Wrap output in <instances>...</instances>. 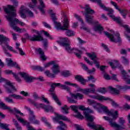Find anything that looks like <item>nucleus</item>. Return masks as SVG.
<instances>
[{"label":"nucleus","mask_w":130,"mask_h":130,"mask_svg":"<svg viewBox=\"0 0 130 130\" xmlns=\"http://www.w3.org/2000/svg\"><path fill=\"white\" fill-rule=\"evenodd\" d=\"M13 6H11L10 5H7V7L6 6H3V9L4 12L8 16H6L8 21L9 22V26L15 30L16 32H20V33L22 31H26L25 28H20L16 25V23H18L21 26H25V23L22 21H19V19L16 18L17 17V14H16V9L15 8L18 7V2L16 1H13Z\"/></svg>","instance_id":"1"},{"label":"nucleus","mask_w":130,"mask_h":130,"mask_svg":"<svg viewBox=\"0 0 130 130\" xmlns=\"http://www.w3.org/2000/svg\"><path fill=\"white\" fill-rule=\"evenodd\" d=\"M57 43L61 45V46H64L65 49L69 53H72L73 50H76L78 52L80 53V54H83V51L87 52V49L83 46L80 47L81 50H78V49H74V48H71V41L68 38H62L61 41H57Z\"/></svg>","instance_id":"2"},{"label":"nucleus","mask_w":130,"mask_h":130,"mask_svg":"<svg viewBox=\"0 0 130 130\" xmlns=\"http://www.w3.org/2000/svg\"><path fill=\"white\" fill-rule=\"evenodd\" d=\"M100 108L101 109H103V111H104L105 113H107L108 115L112 116V119L107 116L103 117V118H104L105 120L109 121L110 125H112L113 126H117V124H116V123L114 122V120H115L118 116V112L117 111H116L115 113H113V112L109 111V110L107 109V107H105V106H104L102 104H101Z\"/></svg>","instance_id":"3"},{"label":"nucleus","mask_w":130,"mask_h":130,"mask_svg":"<svg viewBox=\"0 0 130 130\" xmlns=\"http://www.w3.org/2000/svg\"><path fill=\"white\" fill-rule=\"evenodd\" d=\"M85 12L82 11L83 16L85 17L86 21L88 23V24H93V19L94 17L90 15H92V14H95V11L93 10L89 5H85Z\"/></svg>","instance_id":"4"},{"label":"nucleus","mask_w":130,"mask_h":130,"mask_svg":"<svg viewBox=\"0 0 130 130\" xmlns=\"http://www.w3.org/2000/svg\"><path fill=\"white\" fill-rule=\"evenodd\" d=\"M87 55L90 58L91 60H93V62L92 61H90L88 59V58L85 57L84 60L90 66H93V64L94 63L96 67L98 69H99L100 68V62L98 61V57H97V55L95 53H86Z\"/></svg>","instance_id":"5"},{"label":"nucleus","mask_w":130,"mask_h":130,"mask_svg":"<svg viewBox=\"0 0 130 130\" xmlns=\"http://www.w3.org/2000/svg\"><path fill=\"white\" fill-rule=\"evenodd\" d=\"M27 101L30 104L33 105V106L36 107V108H43V109H45L46 112H48L49 111H51V112H53V109L52 108V107L50 106H46L43 104H39L31 99H28Z\"/></svg>","instance_id":"6"},{"label":"nucleus","mask_w":130,"mask_h":130,"mask_svg":"<svg viewBox=\"0 0 130 130\" xmlns=\"http://www.w3.org/2000/svg\"><path fill=\"white\" fill-rule=\"evenodd\" d=\"M113 20L115 21L120 26L125 28V31H124V34L125 37L130 41V36L128 35V33L130 34V27L127 24H123V21L121 20L120 17H115V16L113 18Z\"/></svg>","instance_id":"7"},{"label":"nucleus","mask_w":130,"mask_h":130,"mask_svg":"<svg viewBox=\"0 0 130 130\" xmlns=\"http://www.w3.org/2000/svg\"><path fill=\"white\" fill-rule=\"evenodd\" d=\"M61 86V84L60 83H53L51 84L50 87L51 88L49 90V92H50V95L51 96L52 98H53V100L55 101V102L58 104V105H61V103L60 102L59 100H58V98H57V95H56V94L55 93H53L54 92V90H55V87H60Z\"/></svg>","instance_id":"8"},{"label":"nucleus","mask_w":130,"mask_h":130,"mask_svg":"<svg viewBox=\"0 0 130 130\" xmlns=\"http://www.w3.org/2000/svg\"><path fill=\"white\" fill-rule=\"evenodd\" d=\"M9 41H10V39H9V38L4 36L3 35H0V45L3 46V44L5 43V46L9 50L12 51V52H14V53H18L17 51L14 50L13 47L9 45V44H8V42Z\"/></svg>","instance_id":"9"},{"label":"nucleus","mask_w":130,"mask_h":130,"mask_svg":"<svg viewBox=\"0 0 130 130\" xmlns=\"http://www.w3.org/2000/svg\"><path fill=\"white\" fill-rule=\"evenodd\" d=\"M104 34L110 39V41L114 42V43H119V44H121V38H120V35L119 33H117L115 35L117 37V39L114 38L113 35L109 34L107 31H104Z\"/></svg>","instance_id":"10"},{"label":"nucleus","mask_w":130,"mask_h":130,"mask_svg":"<svg viewBox=\"0 0 130 130\" xmlns=\"http://www.w3.org/2000/svg\"><path fill=\"white\" fill-rule=\"evenodd\" d=\"M91 1V2H93V3H96L98 4V5H100L101 8L104 10L105 11H107L108 12V15L112 19H113L115 16L113 15V13H114V11L112 10V9L107 8L105 7V6L102 3L101 0H90Z\"/></svg>","instance_id":"11"},{"label":"nucleus","mask_w":130,"mask_h":130,"mask_svg":"<svg viewBox=\"0 0 130 130\" xmlns=\"http://www.w3.org/2000/svg\"><path fill=\"white\" fill-rule=\"evenodd\" d=\"M26 12V13L29 16V17H31V18H33L34 17V14L31 10H29L28 9H25V7L24 6H21L20 7V9L19 11V14L21 17V18H23V19H25L27 16H26V15L25 13H24V12Z\"/></svg>","instance_id":"12"},{"label":"nucleus","mask_w":130,"mask_h":130,"mask_svg":"<svg viewBox=\"0 0 130 130\" xmlns=\"http://www.w3.org/2000/svg\"><path fill=\"white\" fill-rule=\"evenodd\" d=\"M70 95L71 98H69L67 96V99L68 100V102L69 103H74L75 104H77V99L79 98L80 100H82L83 98H84V95L80 93H77L76 94L73 93H70ZM73 98H74V100Z\"/></svg>","instance_id":"13"},{"label":"nucleus","mask_w":130,"mask_h":130,"mask_svg":"<svg viewBox=\"0 0 130 130\" xmlns=\"http://www.w3.org/2000/svg\"><path fill=\"white\" fill-rule=\"evenodd\" d=\"M11 97H13V98H15V99H20L21 100H23L24 99V98H23V97L21 96L20 95L13 94L10 95L9 96L5 97V101L8 102V103H14V101L13 99H11Z\"/></svg>","instance_id":"14"},{"label":"nucleus","mask_w":130,"mask_h":130,"mask_svg":"<svg viewBox=\"0 0 130 130\" xmlns=\"http://www.w3.org/2000/svg\"><path fill=\"white\" fill-rule=\"evenodd\" d=\"M21 77L24 79L26 83H32L33 82V78L30 76L28 73L25 72H20L18 73Z\"/></svg>","instance_id":"15"},{"label":"nucleus","mask_w":130,"mask_h":130,"mask_svg":"<svg viewBox=\"0 0 130 130\" xmlns=\"http://www.w3.org/2000/svg\"><path fill=\"white\" fill-rule=\"evenodd\" d=\"M54 24L57 30H61L62 31H64V30H67V28L69 27L64 22H63V25L62 26L60 22H58L56 21L54 22Z\"/></svg>","instance_id":"16"},{"label":"nucleus","mask_w":130,"mask_h":130,"mask_svg":"<svg viewBox=\"0 0 130 130\" xmlns=\"http://www.w3.org/2000/svg\"><path fill=\"white\" fill-rule=\"evenodd\" d=\"M6 84L7 86H5V88L7 90L8 93H13V91H14L15 92L17 91V88H16V87L14 86V85L12 82H11V81H7ZM9 87L11 88L13 90H11V89H10V87Z\"/></svg>","instance_id":"17"},{"label":"nucleus","mask_w":130,"mask_h":130,"mask_svg":"<svg viewBox=\"0 0 130 130\" xmlns=\"http://www.w3.org/2000/svg\"><path fill=\"white\" fill-rule=\"evenodd\" d=\"M88 126L91 127L94 130H104V128L101 125H95L94 122H89L87 123Z\"/></svg>","instance_id":"18"},{"label":"nucleus","mask_w":130,"mask_h":130,"mask_svg":"<svg viewBox=\"0 0 130 130\" xmlns=\"http://www.w3.org/2000/svg\"><path fill=\"white\" fill-rule=\"evenodd\" d=\"M6 60L8 67H15V68L18 69V70H20V67L19 65H18L16 62H14L12 60L11 58H7Z\"/></svg>","instance_id":"19"},{"label":"nucleus","mask_w":130,"mask_h":130,"mask_svg":"<svg viewBox=\"0 0 130 130\" xmlns=\"http://www.w3.org/2000/svg\"><path fill=\"white\" fill-rule=\"evenodd\" d=\"M89 96L90 97V98H92V99H96L99 101L110 100L109 98H106L104 96H103L102 95H99V94H98L96 95H89Z\"/></svg>","instance_id":"20"},{"label":"nucleus","mask_w":130,"mask_h":130,"mask_svg":"<svg viewBox=\"0 0 130 130\" xmlns=\"http://www.w3.org/2000/svg\"><path fill=\"white\" fill-rule=\"evenodd\" d=\"M70 108H71V109H72V110L73 111H74V112H75V113H77V115H75L76 117H77L78 118H80V119H83V118H84V116L81 114V113L80 112H79V111H78V106H70Z\"/></svg>","instance_id":"21"},{"label":"nucleus","mask_w":130,"mask_h":130,"mask_svg":"<svg viewBox=\"0 0 130 130\" xmlns=\"http://www.w3.org/2000/svg\"><path fill=\"white\" fill-rule=\"evenodd\" d=\"M0 108L4 109V110H8L10 113H14V111L10 107H8L6 104L2 102V100L0 99Z\"/></svg>","instance_id":"22"},{"label":"nucleus","mask_w":130,"mask_h":130,"mask_svg":"<svg viewBox=\"0 0 130 130\" xmlns=\"http://www.w3.org/2000/svg\"><path fill=\"white\" fill-rule=\"evenodd\" d=\"M84 115L86 118V119L88 121H90V122H93L94 119H95V117L92 115H91L87 112L84 111L83 112Z\"/></svg>","instance_id":"23"},{"label":"nucleus","mask_w":130,"mask_h":130,"mask_svg":"<svg viewBox=\"0 0 130 130\" xmlns=\"http://www.w3.org/2000/svg\"><path fill=\"white\" fill-rule=\"evenodd\" d=\"M39 2H40L41 7H39L38 9L42 15H45V10H44L45 5H44V2H43V0H39Z\"/></svg>","instance_id":"24"},{"label":"nucleus","mask_w":130,"mask_h":130,"mask_svg":"<svg viewBox=\"0 0 130 130\" xmlns=\"http://www.w3.org/2000/svg\"><path fill=\"white\" fill-rule=\"evenodd\" d=\"M37 52L38 54L40 55V58H41L42 60H46L47 59L46 56L45 54H44V51L42 50V49L41 48L37 49Z\"/></svg>","instance_id":"25"},{"label":"nucleus","mask_w":130,"mask_h":130,"mask_svg":"<svg viewBox=\"0 0 130 130\" xmlns=\"http://www.w3.org/2000/svg\"><path fill=\"white\" fill-rule=\"evenodd\" d=\"M54 64L52 68V73H53L55 76V75H57L58 73H59L60 71H59V66L57 64Z\"/></svg>","instance_id":"26"},{"label":"nucleus","mask_w":130,"mask_h":130,"mask_svg":"<svg viewBox=\"0 0 130 130\" xmlns=\"http://www.w3.org/2000/svg\"><path fill=\"white\" fill-rule=\"evenodd\" d=\"M94 24H95L94 28V31H99V32L103 31V27L100 24V23H99V22L96 21L94 22Z\"/></svg>","instance_id":"27"},{"label":"nucleus","mask_w":130,"mask_h":130,"mask_svg":"<svg viewBox=\"0 0 130 130\" xmlns=\"http://www.w3.org/2000/svg\"><path fill=\"white\" fill-rule=\"evenodd\" d=\"M121 73L124 81L127 83V84H130L129 76L127 75V73H126L125 72V71L124 70H122L121 71Z\"/></svg>","instance_id":"28"},{"label":"nucleus","mask_w":130,"mask_h":130,"mask_svg":"<svg viewBox=\"0 0 130 130\" xmlns=\"http://www.w3.org/2000/svg\"><path fill=\"white\" fill-rule=\"evenodd\" d=\"M5 74H6V75H10L12 74V75H13L14 78H15V79H16V81H18L19 82H21V79L19 78V77L18 76V75H17L16 74L13 73L12 70H5Z\"/></svg>","instance_id":"29"},{"label":"nucleus","mask_w":130,"mask_h":130,"mask_svg":"<svg viewBox=\"0 0 130 130\" xmlns=\"http://www.w3.org/2000/svg\"><path fill=\"white\" fill-rule=\"evenodd\" d=\"M24 36L27 37L29 40H30V41H36V40H40L38 39H36V38H41V37L40 36H36V35H34L32 37H30L28 34H24Z\"/></svg>","instance_id":"30"},{"label":"nucleus","mask_w":130,"mask_h":130,"mask_svg":"<svg viewBox=\"0 0 130 130\" xmlns=\"http://www.w3.org/2000/svg\"><path fill=\"white\" fill-rule=\"evenodd\" d=\"M36 116L35 115H30L29 118V120L32 123H34V124H40V122L38 121V120L36 119Z\"/></svg>","instance_id":"31"},{"label":"nucleus","mask_w":130,"mask_h":130,"mask_svg":"<svg viewBox=\"0 0 130 130\" xmlns=\"http://www.w3.org/2000/svg\"><path fill=\"white\" fill-rule=\"evenodd\" d=\"M70 28V24H68V27L67 28V29H64V31H66V34L67 36H68L69 37H71L72 36H74L75 35V32H74L72 30L69 29Z\"/></svg>","instance_id":"32"},{"label":"nucleus","mask_w":130,"mask_h":130,"mask_svg":"<svg viewBox=\"0 0 130 130\" xmlns=\"http://www.w3.org/2000/svg\"><path fill=\"white\" fill-rule=\"evenodd\" d=\"M76 80L78 82H80L82 85H85V83H86V80L83 78V76L81 75H77L75 77Z\"/></svg>","instance_id":"33"},{"label":"nucleus","mask_w":130,"mask_h":130,"mask_svg":"<svg viewBox=\"0 0 130 130\" xmlns=\"http://www.w3.org/2000/svg\"><path fill=\"white\" fill-rule=\"evenodd\" d=\"M95 88H86L83 90V94L88 95L89 93H95Z\"/></svg>","instance_id":"34"},{"label":"nucleus","mask_w":130,"mask_h":130,"mask_svg":"<svg viewBox=\"0 0 130 130\" xmlns=\"http://www.w3.org/2000/svg\"><path fill=\"white\" fill-rule=\"evenodd\" d=\"M32 32H34V33H36L38 35H36V36H40L41 38H37L36 39H38L39 40H36V41H44V39H43V37H42V36L40 35V33H39V31L38 30H36L35 29H32Z\"/></svg>","instance_id":"35"},{"label":"nucleus","mask_w":130,"mask_h":130,"mask_svg":"<svg viewBox=\"0 0 130 130\" xmlns=\"http://www.w3.org/2000/svg\"><path fill=\"white\" fill-rule=\"evenodd\" d=\"M109 64L111 67L112 69H116L119 68V62L117 61H114V62H109Z\"/></svg>","instance_id":"36"},{"label":"nucleus","mask_w":130,"mask_h":130,"mask_svg":"<svg viewBox=\"0 0 130 130\" xmlns=\"http://www.w3.org/2000/svg\"><path fill=\"white\" fill-rule=\"evenodd\" d=\"M117 88L119 89V90H122V91H127V90L130 89V86L128 85H124L123 86L117 85Z\"/></svg>","instance_id":"37"},{"label":"nucleus","mask_w":130,"mask_h":130,"mask_svg":"<svg viewBox=\"0 0 130 130\" xmlns=\"http://www.w3.org/2000/svg\"><path fill=\"white\" fill-rule=\"evenodd\" d=\"M16 49L19 50V54H20V55H26V54L25 53V52H24L23 50H22V48H20V44L16 43Z\"/></svg>","instance_id":"38"},{"label":"nucleus","mask_w":130,"mask_h":130,"mask_svg":"<svg viewBox=\"0 0 130 130\" xmlns=\"http://www.w3.org/2000/svg\"><path fill=\"white\" fill-rule=\"evenodd\" d=\"M63 23H65L64 24L69 26V25H70V21L68 18V15H67L66 13H63Z\"/></svg>","instance_id":"39"},{"label":"nucleus","mask_w":130,"mask_h":130,"mask_svg":"<svg viewBox=\"0 0 130 130\" xmlns=\"http://www.w3.org/2000/svg\"><path fill=\"white\" fill-rule=\"evenodd\" d=\"M109 89L110 92H113L114 94H116V95H119V90L117 89V88H113L112 87H109Z\"/></svg>","instance_id":"40"},{"label":"nucleus","mask_w":130,"mask_h":130,"mask_svg":"<svg viewBox=\"0 0 130 130\" xmlns=\"http://www.w3.org/2000/svg\"><path fill=\"white\" fill-rule=\"evenodd\" d=\"M45 74L46 76L49 78H55V75L53 74L50 73V72L48 70L45 71Z\"/></svg>","instance_id":"41"},{"label":"nucleus","mask_w":130,"mask_h":130,"mask_svg":"<svg viewBox=\"0 0 130 130\" xmlns=\"http://www.w3.org/2000/svg\"><path fill=\"white\" fill-rule=\"evenodd\" d=\"M69 109H70V108H68V106L66 105L61 107L62 112L63 113H65V114H68L69 113Z\"/></svg>","instance_id":"42"},{"label":"nucleus","mask_w":130,"mask_h":130,"mask_svg":"<svg viewBox=\"0 0 130 130\" xmlns=\"http://www.w3.org/2000/svg\"><path fill=\"white\" fill-rule=\"evenodd\" d=\"M42 121H43V122L45 123L46 125L49 127V128H51V125L50 124V123H49V122H48V121H47V119H46V118L42 117Z\"/></svg>","instance_id":"43"},{"label":"nucleus","mask_w":130,"mask_h":130,"mask_svg":"<svg viewBox=\"0 0 130 130\" xmlns=\"http://www.w3.org/2000/svg\"><path fill=\"white\" fill-rule=\"evenodd\" d=\"M2 48L4 52V53L6 54L7 56H9V57H11L12 55L9 52H8V50H7V48H6V47H5V46L4 45H2Z\"/></svg>","instance_id":"44"},{"label":"nucleus","mask_w":130,"mask_h":130,"mask_svg":"<svg viewBox=\"0 0 130 130\" xmlns=\"http://www.w3.org/2000/svg\"><path fill=\"white\" fill-rule=\"evenodd\" d=\"M32 70L35 71H40V72H43L44 68L41 67L40 66H35L32 67Z\"/></svg>","instance_id":"45"},{"label":"nucleus","mask_w":130,"mask_h":130,"mask_svg":"<svg viewBox=\"0 0 130 130\" xmlns=\"http://www.w3.org/2000/svg\"><path fill=\"white\" fill-rule=\"evenodd\" d=\"M60 89H62V90H67L68 92H71L70 87L67 86L66 85L61 84Z\"/></svg>","instance_id":"46"},{"label":"nucleus","mask_w":130,"mask_h":130,"mask_svg":"<svg viewBox=\"0 0 130 130\" xmlns=\"http://www.w3.org/2000/svg\"><path fill=\"white\" fill-rule=\"evenodd\" d=\"M119 12L121 14L122 16H123L124 19H125V16H126L127 12H126V10H121L120 9V10H118Z\"/></svg>","instance_id":"47"},{"label":"nucleus","mask_w":130,"mask_h":130,"mask_svg":"<svg viewBox=\"0 0 130 130\" xmlns=\"http://www.w3.org/2000/svg\"><path fill=\"white\" fill-rule=\"evenodd\" d=\"M80 64L82 68V69L85 71L86 72H87L88 73V71H89V68H88V67L87 66V65L83 63H80Z\"/></svg>","instance_id":"48"},{"label":"nucleus","mask_w":130,"mask_h":130,"mask_svg":"<svg viewBox=\"0 0 130 130\" xmlns=\"http://www.w3.org/2000/svg\"><path fill=\"white\" fill-rule=\"evenodd\" d=\"M98 91L99 92V93H102V94H105L106 92H107V90H106V89L105 87L100 88L98 90Z\"/></svg>","instance_id":"49"},{"label":"nucleus","mask_w":130,"mask_h":130,"mask_svg":"<svg viewBox=\"0 0 130 130\" xmlns=\"http://www.w3.org/2000/svg\"><path fill=\"white\" fill-rule=\"evenodd\" d=\"M75 17L78 20V21H80L81 22V24H84V21H83V19L81 18V16L78 15L77 14H75L74 15Z\"/></svg>","instance_id":"50"},{"label":"nucleus","mask_w":130,"mask_h":130,"mask_svg":"<svg viewBox=\"0 0 130 130\" xmlns=\"http://www.w3.org/2000/svg\"><path fill=\"white\" fill-rule=\"evenodd\" d=\"M62 75L63 76V77H70L71 75V73L69 71H65L62 73Z\"/></svg>","instance_id":"51"},{"label":"nucleus","mask_w":130,"mask_h":130,"mask_svg":"<svg viewBox=\"0 0 130 130\" xmlns=\"http://www.w3.org/2000/svg\"><path fill=\"white\" fill-rule=\"evenodd\" d=\"M54 63H55V61H51V62L46 63L44 64V67L45 68H48L49 67H50V66H51V64H54Z\"/></svg>","instance_id":"52"},{"label":"nucleus","mask_w":130,"mask_h":130,"mask_svg":"<svg viewBox=\"0 0 130 130\" xmlns=\"http://www.w3.org/2000/svg\"><path fill=\"white\" fill-rule=\"evenodd\" d=\"M111 80H114V81H116L117 82H118V79H117V78H116V74H113L112 73L111 74Z\"/></svg>","instance_id":"53"},{"label":"nucleus","mask_w":130,"mask_h":130,"mask_svg":"<svg viewBox=\"0 0 130 130\" xmlns=\"http://www.w3.org/2000/svg\"><path fill=\"white\" fill-rule=\"evenodd\" d=\"M24 108L29 112L30 115H34V112H33V111L31 110V109L30 108H29L27 106H25Z\"/></svg>","instance_id":"54"},{"label":"nucleus","mask_w":130,"mask_h":130,"mask_svg":"<svg viewBox=\"0 0 130 130\" xmlns=\"http://www.w3.org/2000/svg\"><path fill=\"white\" fill-rule=\"evenodd\" d=\"M51 19L52 20L53 22H56L57 18H56V16L55 13H53L51 15Z\"/></svg>","instance_id":"55"},{"label":"nucleus","mask_w":130,"mask_h":130,"mask_svg":"<svg viewBox=\"0 0 130 130\" xmlns=\"http://www.w3.org/2000/svg\"><path fill=\"white\" fill-rule=\"evenodd\" d=\"M121 58L123 59V62L124 63V64H128V62H129V61L128 59H127L125 57L122 56Z\"/></svg>","instance_id":"56"},{"label":"nucleus","mask_w":130,"mask_h":130,"mask_svg":"<svg viewBox=\"0 0 130 130\" xmlns=\"http://www.w3.org/2000/svg\"><path fill=\"white\" fill-rule=\"evenodd\" d=\"M104 78L105 80H111V77L108 75V74L105 73H104Z\"/></svg>","instance_id":"57"},{"label":"nucleus","mask_w":130,"mask_h":130,"mask_svg":"<svg viewBox=\"0 0 130 130\" xmlns=\"http://www.w3.org/2000/svg\"><path fill=\"white\" fill-rule=\"evenodd\" d=\"M110 3L112 5V6H114V7H115L116 10H118V11H120V8H118V6H117V4H116V3L113 1H111Z\"/></svg>","instance_id":"58"},{"label":"nucleus","mask_w":130,"mask_h":130,"mask_svg":"<svg viewBox=\"0 0 130 130\" xmlns=\"http://www.w3.org/2000/svg\"><path fill=\"white\" fill-rule=\"evenodd\" d=\"M101 104H100V103H97V102L93 106V108H94V109H100V108H101Z\"/></svg>","instance_id":"59"},{"label":"nucleus","mask_w":130,"mask_h":130,"mask_svg":"<svg viewBox=\"0 0 130 130\" xmlns=\"http://www.w3.org/2000/svg\"><path fill=\"white\" fill-rule=\"evenodd\" d=\"M87 102L89 104V105H94V104H96V102L94 100L88 99L87 100Z\"/></svg>","instance_id":"60"},{"label":"nucleus","mask_w":130,"mask_h":130,"mask_svg":"<svg viewBox=\"0 0 130 130\" xmlns=\"http://www.w3.org/2000/svg\"><path fill=\"white\" fill-rule=\"evenodd\" d=\"M43 31L44 32V35L47 37H48L49 39H50L51 40H52V39H53V38H52V37H51V36H50V35L48 34L47 31Z\"/></svg>","instance_id":"61"},{"label":"nucleus","mask_w":130,"mask_h":130,"mask_svg":"<svg viewBox=\"0 0 130 130\" xmlns=\"http://www.w3.org/2000/svg\"><path fill=\"white\" fill-rule=\"evenodd\" d=\"M120 53L122 55H127V53H126V50L125 49L122 48L120 50Z\"/></svg>","instance_id":"62"},{"label":"nucleus","mask_w":130,"mask_h":130,"mask_svg":"<svg viewBox=\"0 0 130 130\" xmlns=\"http://www.w3.org/2000/svg\"><path fill=\"white\" fill-rule=\"evenodd\" d=\"M33 97L35 99V100H37V99H41V98L39 97L38 94L36 93V92H35L33 93Z\"/></svg>","instance_id":"63"},{"label":"nucleus","mask_w":130,"mask_h":130,"mask_svg":"<svg viewBox=\"0 0 130 130\" xmlns=\"http://www.w3.org/2000/svg\"><path fill=\"white\" fill-rule=\"evenodd\" d=\"M106 68H107V66H102L100 67V71H101V72H102V73L103 74H105V69H106Z\"/></svg>","instance_id":"64"}]
</instances>
